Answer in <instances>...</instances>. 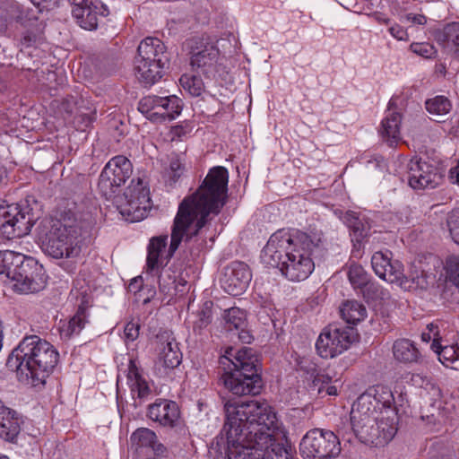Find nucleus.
Masks as SVG:
<instances>
[{"mask_svg":"<svg viewBox=\"0 0 459 459\" xmlns=\"http://www.w3.org/2000/svg\"><path fill=\"white\" fill-rule=\"evenodd\" d=\"M44 229L48 230L41 237L45 251L54 258H75L82 251V236L89 224L79 221L74 215H65L61 220L45 221Z\"/></svg>","mask_w":459,"mask_h":459,"instance_id":"nucleus-6","label":"nucleus"},{"mask_svg":"<svg viewBox=\"0 0 459 459\" xmlns=\"http://www.w3.org/2000/svg\"><path fill=\"white\" fill-rule=\"evenodd\" d=\"M19 432V420L16 417V412L11 410V413L6 414L0 422V437L6 441L13 442L18 436Z\"/></svg>","mask_w":459,"mask_h":459,"instance_id":"nucleus-36","label":"nucleus"},{"mask_svg":"<svg viewBox=\"0 0 459 459\" xmlns=\"http://www.w3.org/2000/svg\"><path fill=\"white\" fill-rule=\"evenodd\" d=\"M433 411L430 413V415H428V417H431L436 420L438 418H443L445 414L442 411V401L438 400L432 404Z\"/></svg>","mask_w":459,"mask_h":459,"instance_id":"nucleus-50","label":"nucleus"},{"mask_svg":"<svg viewBox=\"0 0 459 459\" xmlns=\"http://www.w3.org/2000/svg\"><path fill=\"white\" fill-rule=\"evenodd\" d=\"M126 377L131 395L134 400L138 399L142 403L151 396L150 385L133 359L129 361Z\"/></svg>","mask_w":459,"mask_h":459,"instance_id":"nucleus-25","label":"nucleus"},{"mask_svg":"<svg viewBox=\"0 0 459 459\" xmlns=\"http://www.w3.org/2000/svg\"><path fill=\"white\" fill-rule=\"evenodd\" d=\"M421 340L425 342L432 341L430 348L433 351V345L443 340L438 324L431 323L428 325L426 331L421 333Z\"/></svg>","mask_w":459,"mask_h":459,"instance_id":"nucleus-45","label":"nucleus"},{"mask_svg":"<svg viewBox=\"0 0 459 459\" xmlns=\"http://www.w3.org/2000/svg\"><path fill=\"white\" fill-rule=\"evenodd\" d=\"M138 110L154 123L172 121L181 113L182 102L176 95H148L139 101Z\"/></svg>","mask_w":459,"mask_h":459,"instance_id":"nucleus-13","label":"nucleus"},{"mask_svg":"<svg viewBox=\"0 0 459 459\" xmlns=\"http://www.w3.org/2000/svg\"><path fill=\"white\" fill-rule=\"evenodd\" d=\"M394 106L395 100L391 99L379 129L382 138L389 144V146L397 144L401 140L400 126L402 115Z\"/></svg>","mask_w":459,"mask_h":459,"instance_id":"nucleus-22","label":"nucleus"},{"mask_svg":"<svg viewBox=\"0 0 459 459\" xmlns=\"http://www.w3.org/2000/svg\"><path fill=\"white\" fill-rule=\"evenodd\" d=\"M407 20L417 24H425L427 22V19L424 15L420 14H408Z\"/></svg>","mask_w":459,"mask_h":459,"instance_id":"nucleus-55","label":"nucleus"},{"mask_svg":"<svg viewBox=\"0 0 459 459\" xmlns=\"http://www.w3.org/2000/svg\"><path fill=\"white\" fill-rule=\"evenodd\" d=\"M176 285L178 286V289L185 290L186 281L183 278H178V275H176Z\"/></svg>","mask_w":459,"mask_h":459,"instance_id":"nucleus-59","label":"nucleus"},{"mask_svg":"<svg viewBox=\"0 0 459 459\" xmlns=\"http://www.w3.org/2000/svg\"><path fill=\"white\" fill-rule=\"evenodd\" d=\"M185 165L178 157L171 159L169 167L166 172V178L169 185L176 184L184 175Z\"/></svg>","mask_w":459,"mask_h":459,"instance_id":"nucleus-44","label":"nucleus"},{"mask_svg":"<svg viewBox=\"0 0 459 459\" xmlns=\"http://www.w3.org/2000/svg\"><path fill=\"white\" fill-rule=\"evenodd\" d=\"M59 361L57 350L38 335L23 337L13 350L7 365L30 379L32 385H42Z\"/></svg>","mask_w":459,"mask_h":459,"instance_id":"nucleus-4","label":"nucleus"},{"mask_svg":"<svg viewBox=\"0 0 459 459\" xmlns=\"http://www.w3.org/2000/svg\"><path fill=\"white\" fill-rule=\"evenodd\" d=\"M342 317L349 324H357L365 319L367 309L357 300H347L341 307Z\"/></svg>","mask_w":459,"mask_h":459,"instance_id":"nucleus-34","label":"nucleus"},{"mask_svg":"<svg viewBox=\"0 0 459 459\" xmlns=\"http://www.w3.org/2000/svg\"><path fill=\"white\" fill-rule=\"evenodd\" d=\"M179 409L175 402L158 400L148 407V417L164 427H174L179 420Z\"/></svg>","mask_w":459,"mask_h":459,"instance_id":"nucleus-23","label":"nucleus"},{"mask_svg":"<svg viewBox=\"0 0 459 459\" xmlns=\"http://www.w3.org/2000/svg\"><path fill=\"white\" fill-rule=\"evenodd\" d=\"M143 280L141 276L134 278L129 283L130 291L137 292L143 287Z\"/></svg>","mask_w":459,"mask_h":459,"instance_id":"nucleus-52","label":"nucleus"},{"mask_svg":"<svg viewBox=\"0 0 459 459\" xmlns=\"http://www.w3.org/2000/svg\"><path fill=\"white\" fill-rule=\"evenodd\" d=\"M447 227L452 239L459 245V210L450 212L447 218Z\"/></svg>","mask_w":459,"mask_h":459,"instance_id":"nucleus-47","label":"nucleus"},{"mask_svg":"<svg viewBox=\"0 0 459 459\" xmlns=\"http://www.w3.org/2000/svg\"><path fill=\"white\" fill-rule=\"evenodd\" d=\"M368 398L357 399L351 411V423L354 435L364 444L382 446L393 438H385V419L369 407Z\"/></svg>","mask_w":459,"mask_h":459,"instance_id":"nucleus-8","label":"nucleus"},{"mask_svg":"<svg viewBox=\"0 0 459 459\" xmlns=\"http://www.w3.org/2000/svg\"><path fill=\"white\" fill-rule=\"evenodd\" d=\"M375 273L381 279L406 289L408 280L403 273V265L398 260H393L389 250L375 252L371 257Z\"/></svg>","mask_w":459,"mask_h":459,"instance_id":"nucleus-17","label":"nucleus"},{"mask_svg":"<svg viewBox=\"0 0 459 459\" xmlns=\"http://www.w3.org/2000/svg\"><path fill=\"white\" fill-rule=\"evenodd\" d=\"M316 246L317 243L304 232L279 230L263 248L261 262L265 266L279 268L288 280L300 281L314 271L311 254Z\"/></svg>","mask_w":459,"mask_h":459,"instance_id":"nucleus-3","label":"nucleus"},{"mask_svg":"<svg viewBox=\"0 0 459 459\" xmlns=\"http://www.w3.org/2000/svg\"><path fill=\"white\" fill-rule=\"evenodd\" d=\"M187 46L193 70L206 76H215L219 73L220 51L216 46L199 38L190 39Z\"/></svg>","mask_w":459,"mask_h":459,"instance_id":"nucleus-15","label":"nucleus"},{"mask_svg":"<svg viewBox=\"0 0 459 459\" xmlns=\"http://www.w3.org/2000/svg\"><path fill=\"white\" fill-rule=\"evenodd\" d=\"M228 183L227 169L213 167L196 191L181 201L171 226L167 258H171L182 244L186 258L199 255L206 244L203 229L225 205Z\"/></svg>","mask_w":459,"mask_h":459,"instance_id":"nucleus-2","label":"nucleus"},{"mask_svg":"<svg viewBox=\"0 0 459 459\" xmlns=\"http://www.w3.org/2000/svg\"><path fill=\"white\" fill-rule=\"evenodd\" d=\"M411 381L414 385L422 387L424 384H429V380L420 374H413L411 377Z\"/></svg>","mask_w":459,"mask_h":459,"instance_id":"nucleus-53","label":"nucleus"},{"mask_svg":"<svg viewBox=\"0 0 459 459\" xmlns=\"http://www.w3.org/2000/svg\"><path fill=\"white\" fill-rule=\"evenodd\" d=\"M140 325L137 322L130 321L124 328V340L126 344L134 342L139 336Z\"/></svg>","mask_w":459,"mask_h":459,"instance_id":"nucleus-48","label":"nucleus"},{"mask_svg":"<svg viewBox=\"0 0 459 459\" xmlns=\"http://www.w3.org/2000/svg\"><path fill=\"white\" fill-rule=\"evenodd\" d=\"M12 16L24 26L33 25L39 20V10L23 6L18 3L12 5Z\"/></svg>","mask_w":459,"mask_h":459,"instance_id":"nucleus-38","label":"nucleus"},{"mask_svg":"<svg viewBox=\"0 0 459 459\" xmlns=\"http://www.w3.org/2000/svg\"><path fill=\"white\" fill-rule=\"evenodd\" d=\"M299 451L304 459H325L337 456L341 446L333 431L314 429L303 437Z\"/></svg>","mask_w":459,"mask_h":459,"instance_id":"nucleus-11","label":"nucleus"},{"mask_svg":"<svg viewBox=\"0 0 459 459\" xmlns=\"http://www.w3.org/2000/svg\"><path fill=\"white\" fill-rule=\"evenodd\" d=\"M176 272L170 268L162 269L159 277L160 291L168 297H173L183 290L176 285Z\"/></svg>","mask_w":459,"mask_h":459,"instance_id":"nucleus-37","label":"nucleus"},{"mask_svg":"<svg viewBox=\"0 0 459 459\" xmlns=\"http://www.w3.org/2000/svg\"><path fill=\"white\" fill-rule=\"evenodd\" d=\"M390 34L398 40L407 41L409 39L408 33L401 25L394 24L389 28Z\"/></svg>","mask_w":459,"mask_h":459,"instance_id":"nucleus-49","label":"nucleus"},{"mask_svg":"<svg viewBox=\"0 0 459 459\" xmlns=\"http://www.w3.org/2000/svg\"><path fill=\"white\" fill-rule=\"evenodd\" d=\"M338 380L333 381V377L324 371L317 372L312 380V387L316 390L321 397L325 395L336 396L339 393L340 385Z\"/></svg>","mask_w":459,"mask_h":459,"instance_id":"nucleus-31","label":"nucleus"},{"mask_svg":"<svg viewBox=\"0 0 459 459\" xmlns=\"http://www.w3.org/2000/svg\"><path fill=\"white\" fill-rule=\"evenodd\" d=\"M257 359L251 348L238 351L229 348L220 359L225 372L221 380L225 388L235 395H255L260 393L262 380L258 374Z\"/></svg>","mask_w":459,"mask_h":459,"instance_id":"nucleus-5","label":"nucleus"},{"mask_svg":"<svg viewBox=\"0 0 459 459\" xmlns=\"http://www.w3.org/2000/svg\"><path fill=\"white\" fill-rule=\"evenodd\" d=\"M84 315L82 312H78L61 327V334L65 337H71L72 335L78 334L84 327Z\"/></svg>","mask_w":459,"mask_h":459,"instance_id":"nucleus-43","label":"nucleus"},{"mask_svg":"<svg viewBox=\"0 0 459 459\" xmlns=\"http://www.w3.org/2000/svg\"><path fill=\"white\" fill-rule=\"evenodd\" d=\"M358 339L353 327L329 325L319 334L316 349L321 358L332 359L347 351Z\"/></svg>","mask_w":459,"mask_h":459,"instance_id":"nucleus-10","label":"nucleus"},{"mask_svg":"<svg viewBox=\"0 0 459 459\" xmlns=\"http://www.w3.org/2000/svg\"><path fill=\"white\" fill-rule=\"evenodd\" d=\"M251 279L252 274L247 264L235 261L224 269L221 283L225 292L232 296H238L247 290Z\"/></svg>","mask_w":459,"mask_h":459,"instance_id":"nucleus-18","label":"nucleus"},{"mask_svg":"<svg viewBox=\"0 0 459 459\" xmlns=\"http://www.w3.org/2000/svg\"><path fill=\"white\" fill-rule=\"evenodd\" d=\"M407 169L409 185L414 189L434 188L438 184L437 169L420 159L410 160Z\"/></svg>","mask_w":459,"mask_h":459,"instance_id":"nucleus-19","label":"nucleus"},{"mask_svg":"<svg viewBox=\"0 0 459 459\" xmlns=\"http://www.w3.org/2000/svg\"><path fill=\"white\" fill-rule=\"evenodd\" d=\"M227 459H294L287 432L266 402L224 404Z\"/></svg>","mask_w":459,"mask_h":459,"instance_id":"nucleus-1","label":"nucleus"},{"mask_svg":"<svg viewBox=\"0 0 459 459\" xmlns=\"http://www.w3.org/2000/svg\"><path fill=\"white\" fill-rule=\"evenodd\" d=\"M134 59L148 60L165 67L169 62L165 44L160 39L154 37H147L140 42Z\"/></svg>","mask_w":459,"mask_h":459,"instance_id":"nucleus-21","label":"nucleus"},{"mask_svg":"<svg viewBox=\"0 0 459 459\" xmlns=\"http://www.w3.org/2000/svg\"><path fill=\"white\" fill-rule=\"evenodd\" d=\"M106 9L101 3L92 1L81 6L73 7L72 13L79 26L87 30H96L99 17L105 15Z\"/></svg>","mask_w":459,"mask_h":459,"instance_id":"nucleus-24","label":"nucleus"},{"mask_svg":"<svg viewBox=\"0 0 459 459\" xmlns=\"http://www.w3.org/2000/svg\"><path fill=\"white\" fill-rule=\"evenodd\" d=\"M29 213L18 204L0 205V236L13 239L28 235L32 227Z\"/></svg>","mask_w":459,"mask_h":459,"instance_id":"nucleus-16","label":"nucleus"},{"mask_svg":"<svg viewBox=\"0 0 459 459\" xmlns=\"http://www.w3.org/2000/svg\"><path fill=\"white\" fill-rule=\"evenodd\" d=\"M449 179L453 184L459 186V161L457 162L456 166L450 169Z\"/></svg>","mask_w":459,"mask_h":459,"instance_id":"nucleus-51","label":"nucleus"},{"mask_svg":"<svg viewBox=\"0 0 459 459\" xmlns=\"http://www.w3.org/2000/svg\"><path fill=\"white\" fill-rule=\"evenodd\" d=\"M130 441L136 450L151 448L157 455H162L166 452V447L158 442L155 432L147 428H140L134 431Z\"/></svg>","mask_w":459,"mask_h":459,"instance_id":"nucleus-28","label":"nucleus"},{"mask_svg":"<svg viewBox=\"0 0 459 459\" xmlns=\"http://www.w3.org/2000/svg\"><path fill=\"white\" fill-rule=\"evenodd\" d=\"M427 111L433 117L437 122H441V118L447 115L452 108L450 100L444 96H436L429 99L425 103Z\"/></svg>","mask_w":459,"mask_h":459,"instance_id":"nucleus-35","label":"nucleus"},{"mask_svg":"<svg viewBox=\"0 0 459 459\" xmlns=\"http://www.w3.org/2000/svg\"><path fill=\"white\" fill-rule=\"evenodd\" d=\"M167 235L152 237L150 239L147 247V266L149 270L153 271L158 269L160 264H161L160 255L167 246Z\"/></svg>","mask_w":459,"mask_h":459,"instance_id":"nucleus-32","label":"nucleus"},{"mask_svg":"<svg viewBox=\"0 0 459 459\" xmlns=\"http://www.w3.org/2000/svg\"><path fill=\"white\" fill-rule=\"evenodd\" d=\"M71 4L73 5V7H81L90 2H91V0H68Z\"/></svg>","mask_w":459,"mask_h":459,"instance_id":"nucleus-58","label":"nucleus"},{"mask_svg":"<svg viewBox=\"0 0 459 459\" xmlns=\"http://www.w3.org/2000/svg\"><path fill=\"white\" fill-rule=\"evenodd\" d=\"M223 318L229 331L243 329L247 325L246 312L238 307L225 310Z\"/></svg>","mask_w":459,"mask_h":459,"instance_id":"nucleus-39","label":"nucleus"},{"mask_svg":"<svg viewBox=\"0 0 459 459\" xmlns=\"http://www.w3.org/2000/svg\"><path fill=\"white\" fill-rule=\"evenodd\" d=\"M394 359L404 365L418 363L420 361L421 354L414 342L407 338L395 340L392 346Z\"/></svg>","mask_w":459,"mask_h":459,"instance_id":"nucleus-26","label":"nucleus"},{"mask_svg":"<svg viewBox=\"0 0 459 459\" xmlns=\"http://www.w3.org/2000/svg\"><path fill=\"white\" fill-rule=\"evenodd\" d=\"M436 39L459 59V22L446 25L437 33Z\"/></svg>","mask_w":459,"mask_h":459,"instance_id":"nucleus-29","label":"nucleus"},{"mask_svg":"<svg viewBox=\"0 0 459 459\" xmlns=\"http://www.w3.org/2000/svg\"><path fill=\"white\" fill-rule=\"evenodd\" d=\"M442 340L433 345V351L437 355L438 360L445 367H452L455 362L459 361V344H447Z\"/></svg>","mask_w":459,"mask_h":459,"instance_id":"nucleus-33","label":"nucleus"},{"mask_svg":"<svg viewBox=\"0 0 459 459\" xmlns=\"http://www.w3.org/2000/svg\"><path fill=\"white\" fill-rule=\"evenodd\" d=\"M13 282L12 288L21 294L34 293L45 288L43 268L32 257L5 250L0 252V274Z\"/></svg>","mask_w":459,"mask_h":459,"instance_id":"nucleus-7","label":"nucleus"},{"mask_svg":"<svg viewBox=\"0 0 459 459\" xmlns=\"http://www.w3.org/2000/svg\"><path fill=\"white\" fill-rule=\"evenodd\" d=\"M238 339L243 342L250 343L252 340V336L250 335V333L247 331H246L245 328L238 329Z\"/></svg>","mask_w":459,"mask_h":459,"instance_id":"nucleus-56","label":"nucleus"},{"mask_svg":"<svg viewBox=\"0 0 459 459\" xmlns=\"http://www.w3.org/2000/svg\"><path fill=\"white\" fill-rule=\"evenodd\" d=\"M368 398L369 407L377 411L383 419H385L386 429L384 430L385 438H393L397 432L398 416L394 407V398L388 386L377 385L370 387L367 392L359 396V400Z\"/></svg>","mask_w":459,"mask_h":459,"instance_id":"nucleus-12","label":"nucleus"},{"mask_svg":"<svg viewBox=\"0 0 459 459\" xmlns=\"http://www.w3.org/2000/svg\"><path fill=\"white\" fill-rule=\"evenodd\" d=\"M133 166L125 156L113 157L102 169L98 187L107 199L111 198L118 188L131 177Z\"/></svg>","mask_w":459,"mask_h":459,"instance_id":"nucleus-14","label":"nucleus"},{"mask_svg":"<svg viewBox=\"0 0 459 459\" xmlns=\"http://www.w3.org/2000/svg\"><path fill=\"white\" fill-rule=\"evenodd\" d=\"M31 4L34 5V9L39 10V13H42L44 9H47L52 0H30Z\"/></svg>","mask_w":459,"mask_h":459,"instance_id":"nucleus-54","label":"nucleus"},{"mask_svg":"<svg viewBox=\"0 0 459 459\" xmlns=\"http://www.w3.org/2000/svg\"><path fill=\"white\" fill-rule=\"evenodd\" d=\"M344 220L347 226L351 229L355 241L360 242L369 235L371 224L364 215H358L354 212H348L345 214Z\"/></svg>","mask_w":459,"mask_h":459,"instance_id":"nucleus-30","label":"nucleus"},{"mask_svg":"<svg viewBox=\"0 0 459 459\" xmlns=\"http://www.w3.org/2000/svg\"><path fill=\"white\" fill-rule=\"evenodd\" d=\"M11 413V409L4 406L3 402L0 400V422L6 416Z\"/></svg>","mask_w":459,"mask_h":459,"instance_id":"nucleus-57","label":"nucleus"},{"mask_svg":"<svg viewBox=\"0 0 459 459\" xmlns=\"http://www.w3.org/2000/svg\"><path fill=\"white\" fill-rule=\"evenodd\" d=\"M348 278L354 289H362L369 281V275L364 268L356 263H351L348 270Z\"/></svg>","mask_w":459,"mask_h":459,"instance_id":"nucleus-41","label":"nucleus"},{"mask_svg":"<svg viewBox=\"0 0 459 459\" xmlns=\"http://www.w3.org/2000/svg\"><path fill=\"white\" fill-rule=\"evenodd\" d=\"M181 87L193 97H199L204 91L203 80L194 74H185L179 79Z\"/></svg>","mask_w":459,"mask_h":459,"instance_id":"nucleus-40","label":"nucleus"},{"mask_svg":"<svg viewBox=\"0 0 459 459\" xmlns=\"http://www.w3.org/2000/svg\"><path fill=\"white\" fill-rule=\"evenodd\" d=\"M263 307H264L265 309H267V312L272 311V310L273 309V304L271 303V301H268V300H266V301L264 302V304L263 305Z\"/></svg>","mask_w":459,"mask_h":459,"instance_id":"nucleus-60","label":"nucleus"},{"mask_svg":"<svg viewBox=\"0 0 459 459\" xmlns=\"http://www.w3.org/2000/svg\"><path fill=\"white\" fill-rule=\"evenodd\" d=\"M165 66L156 63L134 59V74L144 86L151 87L163 76Z\"/></svg>","mask_w":459,"mask_h":459,"instance_id":"nucleus-27","label":"nucleus"},{"mask_svg":"<svg viewBox=\"0 0 459 459\" xmlns=\"http://www.w3.org/2000/svg\"><path fill=\"white\" fill-rule=\"evenodd\" d=\"M446 281L459 290V255H449L445 262Z\"/></svg>","mask_w":459,"mask_h":459,"instance_id":"nucleus-42","label":"nucleus"},{"mask_svg":"<svg viewBox=\"0 0 459 459\" xmlns=\"http://www.w3.org/2000/svg\"><path fill=\"white\" fill-rule=\"evenodd\" d=\"M410 50L424 58H433L437 54L435 47L428 42H414L411 44Z\"/></svg>","mask_w":459,"mask_h":459,"instance_id":"nucleus-46","label":"nucleus"},{"mask_svg":"<svg viewBox=\"0 0 459 459\" xmlns=\"http://www.w3.org/2000/svg\"><path fill=\"white\" fill-rule=\"evenodd\" d=\"M116 204L126 221L134 222L143 220L151 209L150 190L146 182L140 178L132 179L124 195L117 197Z\"/></svg>","mask_w":459,"mask_h":459,"instance_id":"nucleus-9","label":"nucleus"},{"mask_svg":"<svg viewBox=\"0 0 459 459\" xmlns=\"http://www.w3.org/2000/svg\"><path fill=\"white\" fill-rule=\"evenodd\" d=\"M0 459H9L6 455H0Z\"/></svg>","mask_w":459,"mask_h":459,"instance_id":"nucleus-61","label":"nucleus"},{"mask_svg":"<svg viewBox=\"0 0 459 459\" xmlns=\"http://www.w3.org/2000/svg\"><path fill=\"white\" fill-rule=\"evenodd\" d=\"M158 362L164 368H174L181 363L182 353L172 333L164 331L157 336Z\"/></svg>","mask_w":459,"mask_h":459,"instance_id":"nucleus-20","label":"nucleus"}]
</instances>
